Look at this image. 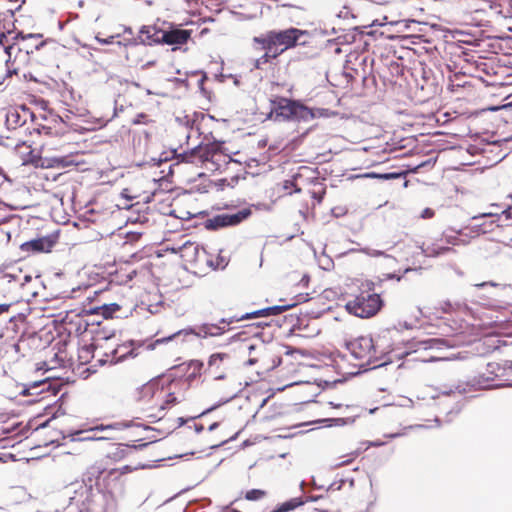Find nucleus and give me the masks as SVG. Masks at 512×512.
<instances>
[{
  "label": "nucleus",
  "instance_id": "obj_1",
  "mask_svg": "<svg viewBox=\"0 0 512 512\" xmlns=\"http://www.w3.org/2000/svg\"><path fill=\"white\" fill-rule=\"evenodd\" d=\"M182 160L194 163L196 160L200 162H211L215 165V169L220 167V162L228 163L231 161V157L224 154L222 151V145L220 143H211L207 145H198L191 149L189 152H185L182 155Z\"/></svg>",
  "mask_w": 512,
  "mask_h": 512
},
{
  "label": "nucleus",
  "instance_id": "obj_2",
  "mask_svg": "<svg viewBox=\"0 0 512 512\" xmlns=\"http://www.w3.org/2000/svg\"><path fill=\"white\" fill-rule=\"evenodd\" d=\"M314 36L307 30L290 28V60H303L314 56Z\"/></svg>",
  "mask_w": 512,
  "mask_h": 512
},
{
  "label": "nucleus",
  "instance_id": "obj_3",
  "mask_svg": "<svg viewBox=\"0 0 512 512\" xmlns=\"http://www.w3.org/2000/svg\"><path fill=\"white\" fill-rule=\"evenodd\" d=\"M453 347L447 340L442 338H428L425 340H416L412 343L414 353L423 354L418 359L423 362H434L444 360L441 351Z\"/></svg>",
  "mask_w": 512,
  "mask_h": 512
},
{
  "label": "nucleus",
  "instance_id": "obj_4",
  "mask_svg": "<svg viewBox=\"0 0 512 512\" xmlns=\"http://www.w3.org/2000/svg\"><path fill=\"white\" fill-rule=\"evenodd\" d=\"M382 301L378 294H361L346 304L349 313L360 317L374 316L381 308Z\"/></svg>",
  "mask_w": 512,
  "mask_h": 512
},
{
  "label": "nucleus",
  "instance_id": "obj_5",
  "mask_svg": "<svg viewBox=\"0 0 512 512\" xmlns=\"http://www.w3.org/2000/svg\"><path fill=\"white\" fill-rule=\"evenodd\" d=\"M254 42L261 45L260 49L265 50L266 58H275L288 49V30L271 32L266 37H255Z\"/></svg>",
  "mask_w": 512,
  "mask_h": 512
},
{
  "label": "nucleus",
  "instance_id": "obj_6",
  "mask_svg": "<svg viewBox=\"0 0 512 512\" xmlns=\"http://www.w3.org/2000/svg\"><path fill=\"white\" fill-rule=\"evenodd\" d=\"M290 281L295 282L293 286L290 287V296L293 295L292 300H294L290 303V309H292L294 306L309 300V292L307 290L310 277L306 273L300 274L293 272L292 275H290Z\"/></svg>",
  "mask_w": 512,
  "mask_h": 512
},
{
  "label": "nucleus",
  "instance_id": "obj_7",
  "mask_svg": "<svg viewBox=\"0 0 512 512\" xmlns=\"http://www.w3.org/2000/svg\"><path fill=\"white\" fill-rule=\"evenodd\" d=\"M322 116H327V110L311 109L298 101L290 100V126L294 122L307 123Z\"/></svg>",
  "mask_w": 512,
  "mask_h": 512
},
{
  "label": "nucleus",
  "instance_id": "obj_8",
  "mask_svg": "<svg viewBox=\"0 0 512 512\" xmlns=\"http://www.w3.org/2000/svg\"><path fill=\"white\" fill-rule=\"evenodd\" d=\"M251 214L249 209H242L233 214H219L205 221V228L216 230L222 227L237 225Z\"/></svg>",
  "mask_w": 512,
  "mask_h": 512
},
{
  "label": "nucleus",
  "instance_id": "obj_9",
  "mask_svg": "<svg viewBox=\"0 0 512 512\" xmlns=\"http://www.w3.org/2000/svg\"><path fill=\"white\" fill-rule=\"evenodd\" d=\"M348 349L355 359L366 360L369 365L373 363L375 349L372 338L359 337L348 344Z\"/></svg>",
  "mask_w": 512,
  "mask_h": 512
},
{
  "label": "nucleus",
  "instance_id": "obj_10",
  "mask_svg": "<svg viewBox=\"0 0 512 512\" xmlns=\"http://www.w3.org/2000/svg\"><path fill=\"white\" fill-rule=\"evenodd\" d=\"M140 394L142 398H148L147 403L151 402L149 408L158 407L159 411L162 412L165 410V404H173L176 402V397L174 394L169 393L167 395V399L163 401L164 392L163 390L155 389V386L152 384H146L141 388Z\"/></svg>",
  "mask_w": 512,
  "mask_h": 512
},
{
  "label": "nucleus",
  "instance_id": "obj_11",
  "mask_svg": "<svg viewBox=\"0 0 512 512\" xmlns=\"http://www.w3.org/2000/svg\"><path fill=\"white\" fill-rule=\"evenodd\" d=\"M115 429V425H99L86 430H77L71 433L72 441H99L107 439L106 436L99 435L100 432Z\"/></svg>",
  "mask_w": 512,
  "mask_h": 512
},
{
  "label": "nucleus",
  "instance_id": "obj_12",
  "mask_svg": "<svg viewBox=\"0 0 512 512\" xmlns=\"http://www.w3.org/2000/svg\"><path fill=\"white\" fill-rule=\"evenodd\" d=\"M268 118L279 122L286 121L288 119V99L276 98L271 100Z\"/></svg>",
  "mask_w": 512,
  "mask_h": 512
},
{
  "label": "nucleus",
  "instance_id": "obj_13",
  "mask_svg": "<svg viewBox=\"0 0 512 512\" xmlns=\"http://www.w3.org/2000/svg\"><path fill=\"white\" fill-rule=\"evenodd\" d=\"M133 341H129L123 344L117 345L116 348H114L110 354H106V356L109 358L106 361H109L111 363H118L121 362L128 357H135L136 353H134Z\"/></svg>",
  "mask_w": 512,
  "mask_h": 512
},
{
  "label": "nucleus",
  "instance_id": "obj_14",
  "mask_svg": "<svg viewBox=\"0 0 512 512\" xmlns=\"http://www.w3.org/2000/svg\"><path fill=\"white\" fill-rule=\"evenodd\" d=\"M191 31L184 29H172L162 33V42L168 45H181L188 41Z\"/></svg>",
  "mask_w": 512,
  "mask_h": 512
},
{
  "label": "nucleus",
  "instance_id": "obj_15",
  "mask_svg": "<svg viewBox=\"0 0 512 512\" xmlns=\"http://www.w3.org/2000/svg\"><path fill=\"white\" fill-rule=\"evenodd\" d=\"M185 333H191L194 334L197 337L201 338H207V337H214L219 336L224 333V328L220 327L217 324H202L200 326H197L193 329L185 330Z\"/></svg>",
  "mask_w": 512,
  "mask_h": 512
},
{
  "label": "nucleus",
  "instance_id": "obj_16",
  "mask_svg": "<svg viewBox=\"0 0 512 512\" xmlns=\"http://www.w3.org/2000/svg\"><path fill=\"white\" fill-rule=\"evenodd\" d=\"M195 249H196L198 260H200L201 257H204L207 265L213 269H224L228 264V260L224 256L218 255L216 257V259L213 260L209 256L206 255V251L203 248H202L201 252L199 251V249L197 247Z\"/></svg>",
  "mask_w": 512,
  "mask_h": 512
},
{
  "label": "nucleus",
  "instance_id": "obj_17",
  "mask_svg": "<svg viewBox=\"0 0 512 512\" xmlns=\"http://www.w3.org/2000/svg\"><path fill=\"white\" fill-rule=\"evenodd\" d=\"M287 308H288V306H286V305L268 307L265 309L254 311L252 313H247L246 315L242 316L241 319H250V318H256V317H260V316H267V315H271V314L274 315V314L280 313L283 310H286Z\"/></svg>",
  "mask_w": 512,
  "mask_h": 512
},
{
  "label": "nucleus",
  "instance_id": "obj_18",
  "mask_svg": "<svg viewBox=\"0 0 512 512\" xmlns=\"http://www.w3.org/2000/svg\"><path fill=\"white\" fill-rule=\"evenodd\" d=\"M119 310L120 306L118 304L110 303L94 308L93 313L101 314L105 318H111Z\"/></svg>",
  "mask_w": 512,
  "mask_h": 512
},
{
  "label": "nucleus",
  "instance_id": "obj_19",
  "mask_svg": "<svg viewBox=\"0 0 512 512\" xmlns=\"http://www.w3.org/2000/svg\"><path fill=\"white\" fill-rule=\"evenodd\" d=\"M306 322H307V318L306 317L299 318L294 313H290V320H289V323H290V336H292L295 333V331L301 330L303 326H307Z\"/></svg>",
  "mask_w": 512,
  "mask_h": 512
},
{
  "label": "nucleus",
  "instance_id": "obj_20",
  "mask_svg": "<svg viewBox=\"0 0 512 512\" xmlns=\"http://www.w3.org/2000/svg\"><path fill=\"white\" fill-rule=\"evenodd\" d=\"M12 283L23 285V282L20 281L19 275L0 271V288H4Z\"/></svg>",
  "mask_w": 512,
  "mask_h": 512
},
{
  "label": "nucleus",
  "instance_id": "obj_21",
  "mask_svg": "<svg viewBox=\"0 0 512 512\" xmlns=\"http://www.w3.org/2000/svg\"><path fill=\"white\" fill-rule=\"evenodd\" d=\"M450 251H452V248H450V247H444V246L440 247V246H436V245H432V246H429V247L423 249V253L429 257H436V256L445 254Z\"/></svg>",
  "mask_w": 512,
  "mask_h": 512
},
{
  "label": "nucleus",
  "instance_id": "obj_22",
  "mask_svg": "<svg viewBox=\"0 0 512 512\" xmlns=\"http://www.w3.org/2000/svg\"><path fill=\"white\" fill-rule=\"evenodd\" d=\"M229 358V355L226 354V353H215V354H212L209 358V361H208V365L210 367H216L218 368L219 367V364L225 360Z\"/></svg>",
  "mask_w": 512,
  "mask_h": 512
},
{
  "label": "nucleus",
  "instance_id": "obj_23",
  "mask_svg": "<svg viewBox=\"0 0 512 512\" xmlns=\"http://www.w3.org/2000/svg\"><path fill=\"white\" fill-rule=\"evenodd\" d=\"M266 492L261 489H252L246 492L245 498L249 501H256L262 499Z\"/></svg>",
  "mask_w": 512,
  "mask_h": 512
},
{
  "label": "nucleus",
  "instance_id": "obj_24",
  "mask_svg": "<svg viewBox=\"0 0 512 512\" xmlns=\"http://www.w3.org/2000/svg\"><path fill=\"white\" fill-rule=\"evenodd\" d=\"M319 266L324 270H329L333 266L332 259L327 255H322L318 259Z\"/></svg>",
  "mask_w": 512,
  "mask_h": 512
},
{
  "label": "nucleus",
  "instance_id": "obj_25",
  "mask_svg": "<svg viewBox=\"0 0 512 512\" xmlns=\"http://www.w3.org/2000/svg\"><path fill=\"white\" fill-rule=\"evenodd\" d=\"M74 491L77 493L78 491H81V494L88 493L89 488L81 483L73 484L70 487L67 488V492L70 493L71 491Z\"/></svg>",
  "mask_w": 512,
  "mask_h": 512
},
{
  "label": "nucleus",
  "instance_id": "obj_26",
  "mask_svg": "<svg viewBox=\"0 0 512 512\" xmlns=\"http://www.w3.org/2000/svg\"><path fill=\"white\" fill-rule=\"evenodd\" d=\"M25 246H29L34 251H43L44 242L41 239L33 240L25 244Z\"/></svg>",
  "mask_w": 512,
  "mask_h": 512
},
{
  "label": "nucleus",
  "instance_id": "obj_27",
  "mask_svg": "<svg viewBox=\"0 0 512 512\" xmlns=\"http://www.w3.org/2000/svg\"><path fill=\"white\" fill-rule=\"evenodd\" d=\"M362 252H364L365 254H367L368 256H371V257L386 256V254L383 251L369 248V247L363 248Z\"/></svg>",
  "mask_w": 512,
  "mask_h": 512
},
{
  "label": "nucleus",
  "instance_id": "obj_28",
  "mask_svg": "<svg viewBox=\"0 0 512 512\" xmlns=\"http://www.w3.org/2000/svg\"><path fill=\"white\" fill-rule=\"evenodd\" d=\"M289 355H290V365H292L295 361H298L299 357H304L305 359H307V357H305L300 350L292 349L291 347H290Z\"/></svg>",
  "mask_w": 512,
  "mask_h": 512
},
{
  "label": "nucleus",
  "instance_id": "obj_29",
  "mask_svg": "<svg viewBox=\"0 0 512 512\" xmlns=\"http://www.w3.org/2000/svg\"><path fill=\"white\" fill-rule=\"evenodd\" d=\"M303 504H304V502L301 498L290 499V503H289L290 512H297L296 509Z\"/></svg>",
  "mask_w": 512,
  "mask_h": 512
},
{
  "label": "nucleus",
  "instance_id": "obj_30",
  "mask_svg": "<svg viewBox=\"0 0 512 512\" xmlns=\"http://www.w3.org/2000/svg\"><path fill=\"white\" fill-rule=\"evenodd\" d=\"M121 477V474L118 470L112 469L106 474V478L111 481H118Z\"/></svg>",
  "mask_w": 512,
  "mask_h": 512
},
{
  "label": "nucleus",
  "instance_id": "obj_31",
  "mask_svg": "<svg viewBox=\"0 0 512 512\" xmlns=\"http://www.w3.org/2000/svg\"><path fill=\"white\" fill-rule=\"evenodd\" d=\"M485 217H500V214L496 213V212H492V211H489V212H484V213H481L479 215H475L472 217V220H478L480 218H485Z\"/></svg>",
  "mask_w": 512,
  "mask_h": 512
},
{
  "label": "nucleus",
  "instance_id": "obj_32",
  "mask_svg": "<svg viewBox=\"0 0 512 512\" xmlns=\"http://www.w3.org/2000/svg\"><path fill=\"white\" fill-rule=\"evenodd\" d=\"M270 58L265 57V53L258 59L255 60V68L260 69L263 64L267 63Z\"/></svg>",
  "mask_w": 512,
  "mask_h": 512
},
{
  "label": "nucleus",
  "instance_id": "obj_33",
  "mask_svg": "<svg viewBox=\"0 0 512 512\" xmlns=\"http://www.w3.org/2000/svg\"><path fill=\"white\" fill-rule=\"evenodd\" d=\"M53 162H54L55 164H57V166H63V167H64V166H68V165L72 164V162H68V161H66V159H65V158H63V157H57V158H54V159H53Z\"/></svg>",
  "mask_w": 512,
  "mask_h": 512
},
{
  "label": "nucleus",
  "instance_id": "obj_34",
  "mask_svg": "<svg viewBox=\"0 0 512 512\" xmlns=\"http://www.w3.org/2000/svg\"><path fill=\"white\" fill-rule=\"evenodd\" d=\"M434 216V211L430 208H425L422 213H421V217L423 219H428V218H432Z\"/></svg>",
  "mask_w": 512,
  "mask_h": 512
},
{
  "label": "nucleus",
  "instance_id": "obj_35",
  "mask_svg": "<svg viewBox=\"0 0 512 512\" xmlns=\"http://www.w3.org/2000/svg\"><path fill=\"white\" fill-rule=\"evenodd\" d=\"M300 370L304 372H308L314 368V366L308 362H299Z\"/></svg>",
  "mask_w": 512,
  "mask_h": 512
},
{
  "label": "nucleus",
  "instance_id": "obj_36",
  "mask_svg": "<svg viewBox=\"0 0 512 512\" xmlns=\"http://www.w3.org/2000/svg\"><path fill=\"white\" fill-rule=\"evenodd\" d=\"M115 39V36H110L108 38H99V37H96V40L100 43V44H104V45H107V44H112L113 41Z\"/></svg>",
  "mask_w": 512,
  "mask_h": 512
},
{
  "label": "nucleus",
  "instance_id": "obj_37",
  "mask_svg": "<svg viewBox=\"0 0 512 512\" xmlns=\"http://www.w3.org/2000/svg\"><path fill=\"white\" fill-rule=\"evenodd\" d=\"M146 115L145 114H139L136 116V118L133 120L134 124H141L145 123Z\"/></svg>",
  "mask_w": 512,
  "mask_h": 512
},
{
  "label": "nucleus",
  "instance_id": "obj_38",
  "mask_svg": "<svg viewBox=\"0 0 512 512\" xmlns=\"http://www.w3.org/2000/svg\"><path fill=\"white\" fill-rule=\"evenodd\" d=\"M445 240L448 244H452V245H457L459 243L457 237H455V236L446 235Z\"/></svg>",
  "mask_w": 512,
  "mask_h": 512
},
{
  "label": "nucleus",
  "instance_id": "obj_39",
  "mask_svg": "<svg viewBox=\"0 0 512 512\" xmlns=\"http://www.w3.org/2000/svg\"><path fill=\"white\" fill-rule=\"evenodd\" d=\"M290 380H292V379L290 378ZM300 383H310V380L309 379H305V380L304 379H295L293 381H290L289 386L292 387V386L298 385Z\"/></svg>",
  "mask_w": 512,
  "mask_h": 512
},
{
  "label": "nucleus",
  "instance_id": "obj_40",
  "mask_svg": "<svg viewBox=\"0 0 512 512\" xmlns=\"http://www.w3.org/2000/svg\"><path fill=\"white\" fill-rule=\"evenodd\" d=\"M297 181V177L293 176V180H290L289 186H290V194L292 193V188H295V191H300L299 188H297V184L295 183Z\"/></svg>",
  "mask_w": 512,
  "mask_h": 512
},
{
  "label": "nucleus",
  "instance_id": "obj_41",
  "mask_svg": "<svg viewBox=\"0 0 512 512\" xmlns=\"http://www.w3.org/2000/svg\"><path fill=\"white\" fill-rule=\"evenodd\" d=\"M472 229L477 233H486L488 231L486 228L482 227V225H475Z\"/></svg>",
  "mask_w": 512,
  "mask_h": 512
},
{
  "label": "nucleus",
  "instance_id": "obj_42",
  "mask_svg": "<svg viewBox=\"0 0 512 512\" xmlns=\"http://www.w3.org/2000/svg\"><path fill=\"white\" fill-rule=\"evenodd\" d=\"M10 308L9 304H0V316L6 312H8Z\"/></svg>",
  "mask_w": 512,
  "mask_h": 512
},
{
  "label": "nucleus",
  "instance_id": "obj_43",
  "mask_svg": "<svg viewBox=\"0 0 512 512\" xmlns=\"http://www.w3.org/2000/svg\"><path fill=\"white\" fill-rule=\"evenodd\" d=\"M386 21H387V16H384L383 21L374 20L372 23V26H382L386 23Z\"/></svg>",
  "mask_w": 512,
  "mask_h": 512
},
{
  "label": "nucleus",
  "instance_id": "obj_44",
  "mask_svg": "<svg viewBox=\"0 0 512 512\" xmlns=\"http://www.w3.org/2000/svg\"><path fill=\"white\" fill-rule=\"evenodd\" d=\"M384 444L385 443L381 442V441H370V442H368V445L372 446V447H380V446H383Z\"/></svg>",
  "mask_w": 512,
  "mask_h": 512
},
{
  "label": "nucleus",
  "instance_id": "obj_45",
  "mask_svg": "<svg viewBox=\"0 0 512 512\" xmlns=\"http://www.w3.org/2000/svg\"><path fill=\"white\" fill-rule=\"evenodd\" d=\"M401 435H402V433H392V434H387L385 436L388 437V438H397V437H399Z\"/></svg>",
  "mask_w": 512,
  "mask_h": 512
},
{
  "label": "nucleus",
  "instance_id": "obj_46",
  "mask_svg": "<svg viewBox=\"0 0 512 512\" xmlns=\"http://www.w3.org/2000/svg\"><path fill=\"white\" fill-rule=\"evenodd\" d=\"M309 424H311V423L309 422V423H303V424H295V425L290 426V430L301 427V426L309 425Z\"/></svg>",
  "mask_w": 512,
  "mask_h": 512
},
{
  "label": "nucleus",
  "instance_id": "obj_47",
  "mask_svg": "<svg viewBox=\"0 0 512 512\" xmlns=\"http://www.w3.org/2000/svg\"><path fill=\"white\" fill-rule=\"evenodd\" d=\"M202 430H203V425H201V424H196L195 425V431L197 433H200Z\"/></svg>",
  "mask_w": 512,
  "mask_h": 512
},
{
  "label": "nucleus",
  "instance_id": "obj_48",
  "mask_svg": "<svg viewBox=\"0 0 512 512\" xmlns=\"http://www.w3.org/2000/svg\"><path fill=\"white\" fill-rule=\"evenodd\" d=\"M217 427H218V423H217V422L212 423V424L209 426V431H213V430H215Z\"/></svg>",
  "mask_w": 512,
  "mask_h": 512
},
{
  "label": "nucleus",
  "instance_id": "obj_49",
  "mask_svg": "<svg viewBox=\"0 0 512 512\" xmlns=\"http://www.w3.org/2000/svg\"><path fill=\"white\" fill-rule=\"evenodd\" d=\"M181 332H182V331H178L176 334H174V335L170 336L169 338L163 339V340H161V341L163 342V341L171 340V339H172V338H174L176 335L181 334Z\"/></svg>",
  "mask_w": 512,
  "mask_h": 512
},
{
  "label": "nucleus",
  "instance_id": "obj_50",
  "mask_svg": "<svg viewBox=\"0 0 512 512\" xmlns=\"http://www.w3.org/2000/svg\"><path fill=\"white\" fill-rule=\"evenodd\" d=\"M124 31H125V33H128V34H132L133 33V31H132V29L130 27H126Z\"/></svg>",
  "mask_w": 512,
  "mask_h": 512
},
{
  "label": "nucleus",
  "instance_id": "obj_51",
  "mask_svg": "<svg viewBox=\"0 0 512 512\" xmlns=\"http://www.w3.org/2000/svg\"><path fill=\"white\" fill-rule=\"evenodd\" d=\"M496 364H488V368L491 369V371H494V368L496 367Z\"/></svg>",
  "mask_w": 512,
  "mask_h": 512
},
{
  "label": "nucleus",
  "instance_id": "obj_52",
  "mask_svg": "<svg viewBox=\"0 0 512 512\" xmlns=\"http://www.w3.org/2000/svg\"><path fill=\"white\" fill-rule=\"evenodd\" d=\"M11 49H12V47H11V46H7V47L5 48V52H6L7 54H9V55H10V50H11Z\"/></svg>",
  "mask_w": 512,
  "mask_h": 512
},
{
  "label": "nucleus",
  "instance_id": "obj_53",
  "mask_svg": "<svg viewBox=\"0 0 512 512\" xmlns=\"http://www.w3.org/2000/svg\"><path fill=\"white\" fill-rule=\"evenodd\" d=\"M112 337H114V334H111V335H109V336H105V337H104V340L108 341V340H110Z\"/></svg>",
  "mask_w": 512,
  "mask_h": 512
},
{
  "label": "nucleus",
  "instance_id": "obj_54",
  "mask_svg": "<svg viewBox=\"0 0 512 512\" xmlns=\"http://www.w3.org/2000/svg\"><path fill=\"white\" fill-rule=\"evenodd\" d=\"M403 326H404L406 329H411V328H412V326H411V325H409V324H408V323H406V322L404 323V325H403Z\"/></svg>",
  "mask_w": 512,
  "mask_h": 512
},
{
  "label": "nucleus",
  "instance_id": "obj_55",
  "mask_svg": "<svg viewBox=\"0 0 512 512\" xmlns=\"http://www.w3.org/2000/svg\"><path fill=\"white\" fill-rule=\"evenodd\" d=\"M502 214H505L507 218H509V217H510V214H509L508 210H504V211L502 212Z\"/></svg>",
  "mask_w": 512,
  "mask_h": 512
},
{
  "label": "nucleus",
  "instance_id": "obj_56",
  "mask_svg": "<svg viewBox=\"0 0 512 512\" xmlns=\"http://www.w3.org/2000/svg\"><path fill=\"white\" fill-rule=\"evenodd\" d=\"M215 407H216V406H214V407H211V408L207 409V410H206V411H204L202 414H205V413H207V412L212 411Z\"/></svg>",
  "mask_w": 512,
  "mask_h": 512
},
{
  "label": "nucleus",
  "instance_id": "obj_57",
  "mask_svg": "<svg viewBox=\"0 0 512 512\" xmlns=\"http://www.w3.org/2000/svg\"><path fill=\"white\" fill-rule=\"evenodd\" d=\"M4 38H5V35H4V34H2V35L0 36V44H2V42H3V39H4Z\"/></svg>",
  "mask_w": 512,
  "mask_h": 512
},
{
  "label": "nucleus",
  "instance_id": "obj_58",
  "mask_svg": "<svg viewBox=\"0 0 512 512\" xmlns=\"http://www.w3.org/2000/svg\"><path fill=\"white\" fill-rule=\"evenodd\" d=\"M140 32H141L142 34H143V33H145V32H147V31H146V27H145V26H144V27H142V29H141V31H140Z\"/></svg>",
  "mask_w": 512,
  "mask_h": 512
},
{
  "label": "nucleus",
  "instance_id": "obj_59",
  "mask_svg": "<svg viewBox=\"0 0 512 512\" xmlns=\"http://www.w3.org/2000/svg\"><path fill=\"white\" fill-rule=\"evenodd\" d=\"M486 285H488V283H481V284H478L477 286H479V287H484V286H486Z\"/></svg>",
  "mask_w": 512,
  "mask_h": 512
},
{
  "label": "nucleus",
  "instance_id": "obj_60",
  "mask_svg": "<svg viewBox=\"0 0 512 512\" xmlns=\"http://www.w3.org/2000/svg\"><path fill=\"white\" fill-rule=\"evenodd\" d=\"M71 500L79 501L76 496L70 497Z\"/></svg>",
  "mask_w": 512,
  "mask_h": 512
},
{
  "label": "nucleus",
  "instance_id": "obj_61",
  "mask_svg": "<svg viewBox=\"0 0 512 512\" xmlns=\"http://www.w3.org/2000/svg\"><path fill=\"white\" fill-rule=\"evenodd\" d=\"M24 279H25V281H29L30 277L29 276H24Z\"/></svg>",
  "mask_w": 512,
  "mask_h": 512
},
{
  "label": "nucleus",
  "instance_id": "obj_62",
  "mask_svg": "<svg viewBox=\"0 0 512 512\" xmlns=\"http://www.w3.org/2000/svg\"><path fill=\"white\" fill-rule=\"evenodd\" d=\"M307 131H308V128H305V129H304V131L302 132V134H303V135H304V134H306V133H307Z\"/></svg>",
  "mask_w": 512,
  "mask_h": 512
},
{
  "label": "nucleus",
  "instance_id": "obj_63",
  "mask_svg": "<svg viewBox=\"0 0 512 512\" xmlns=\"http://www.w3.org/2000/svg\"><path fill=\"white\" fill-rule=\"evenodd\" d=\"M287 184H288V181H285V182H284V187H285V188H287V187H288V185H287Z\"/></svg>",
  "mask_w": 512,
  "mask_h": 512
},
{
  "label": "nucleus",
  "instance_id": "obj_64",
  "mask_svg": "<svg viewBox=\"0 0 512 512\" xmlns=\"http://www.w3.org/2000/svg\"><path fill=\"white\" fill-rule=\"evenodd\" d=\"M305 512H314V510L306 509Z\"/></svg>",
  "mask_w": 512,
  "mask_h": 512
}]
</instances>
